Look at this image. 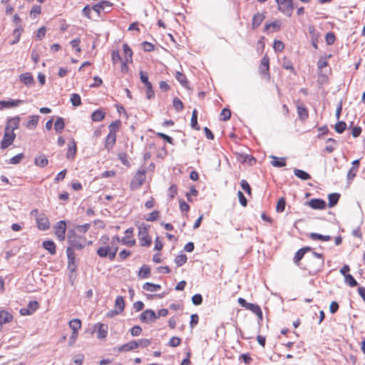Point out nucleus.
Returning a JSON list of instances; mask_svg holds the SVG:
<instances>
[{"instance_id":"f257e3e1","label":"nucleus","mask_w":365,"mask_h":365,"mask_svg":"<svg viewBox=\"0 0 365 365\" xmlns=\"http://www.w3.org/2000/svg\"><path fill=\"white\" fill-rule=\"evenodd\" d=\"M100 242L102 245L97 250V255L101 257H108L110 259H113L118 250L120 238L115 236L110 239L108 236L104 235L101 237Z\"/></svg>"},{"instance_id":"f03ea898","label":"nucleus","mask_w":365,"mask_h":365,"mask_svg":"<svg viewBox=\"0 0 365 365\" xmlns=\"http://www.w3.org/2000/svg\"><path fill=\"white\" fill-rule=\"evenodd\" d=\"M90 227L89 223L76 225L73 231H71L68 236L69 242L77 248L83 247L86 244V239L85 237H78L76 234H85L90 229Z\"/></svg>"},{"instance_id":"7ed1b4c3","label":"nucleus","mask_w":365,"mask_h":365,"mask_svg":"<svg viewBox=\"0 0 365 365\" xmlns=\"http://www.w3.org/2000/svg\"><path fill=\"white\" fill-rule=\"evenodd\" d=\"M68 325L70 329L72 330L71 335L68 340V346H72L78 339V331L81 329L82 323L81 319H73L69 322Z\"/></svg>"},{"instance_id":"20e7f679","label":"nucleus","mask_w":365,"mask_h":365,"mask_svg":"<svg viewBox=\"0 0 365 365\" xmlns=\"http://www.w3.org/2000/svg\"><path fill=\"white\" fill-rule=\"evenodd\" d=\"M277 9L284 15L290 17L294 11L293 0H275Z\"/></svg>"},{"instance_id":"39448f33","label":"nucleus","mask_w":365,"mask_h":365,"mask_svg":"<svg viewBox=\"0 0 365 365\" xmlns=\"http://www.w3.org/2000/svg\"><path fill=\"white\" fill-rule=\"evenodd\" d=\"M146 179V172L145 170H138L133 179L130 182V187L132 190H137L140 188L143 183L145 182Z\"/></svg>"},{"instance_id":"423d86ee","label":"nucleus","mask_w":365,"mask_h":365,"mask_svg":"<svg viewBox=\"0 0 365 365\" xmlns=\"http://www.w3.org/2000/svg\"><path fill=\"white\" fill-rule=\"evenodd\" d=\"M259 73L266 81H269L270 79L269 58L267 54H265L261 59L259 66Z\"/></svg>"},{"instance_id":"0eeeda50","label":"nucleus","mask_w":365,"mask_h":365,"mask_svg":"<svg viewBox=\"0 0 365 365\" xmlns=\"http://www.w3.org/2000/svg\"><path fill=\"white\" fill-rule=\"evenodd\" d=\"M237 302L242 307L255 314L260 319H262V312L258 304L247 302L242 297L238 298Z\"/></svg>"},{"instance_id":"6e6552de","label":"nucleus","mask_w":365,"mask_h":365,"mask_svg":"<svg viewBox=\"0 0 365 365\" xmlns=\"http://www.w3.org/2000/svg\"><path fill=\"white\" fill-rule=\"evenodd\" d=\"M140 245L142 247H149L152 243V239L148 235L146 227H140L138 233Z\"/></svg>"},{"instance_id":"1a4fd4ad","label":"nucleus","mask_w":365,"mask_h":365,"mask_svg":"<svg viewBox=\"0 0 365 365\" xmlns=\"http://www.w3.org/2000/svg\"><path fill=\"white\" fill-rule=\"evenodd\" d=\"M16 134L12 130H8V128H5V132L3 136V139L1 141V148L6 149L10 146L14 141Z\"/></svg>"},{"instance_id":"9d476101","label":"nucleus","mask_w":365,"mask_h":365,"mask_svg":"<svg viewBox=\"0 0 365 365\" xmlns=\"http://www.w3.org/2000/svg\"><path fill=\"white\" fill-rule=\"evenodd\" d=\"M66 224L63 220L57 222L54 227V232L60 241H63L66 237Z\"/></svg>"},{"instance_id":"9b49d317","label":"nucleus","mask_w":365,"mask_h":365,"mask_svg":"<svg viewBox=\"0 0 365 365\" xmlns=\"http://www.w3.org/2000/svg\"><path fill=\"white\" fill-rule=\"evenodd\" d=\"M124 234V237L121 239L122 243L128 247L135 246L136 242L133 237V228L130 227L127 229Z\"/></svg>"},{"instance_id":"f8f14e48","label":"nucleus","mask_w":365,"mask_h":365,"mask_svg":"<svg viewBox=\"0 0 365 365\" xmlns=\"http://www.w3.org/2000/svg\"><path fill=\"white\" fill-rule=\"evenodd\" d=\"M297 111L300 120L305 121L309 118V110L307 107L300 103L299 101H296Z\"/></svg>"},{"instance_id":"ddd939ff","label":"nucleus","mask_w":365,"mask_h":365,"mask_svg":"<svg viewBox=\"0 0 365 365\" xmlns=\"http://www.w3.org/2000/svg\"><path fill=\"white\" fill-rule=\"evenodd\" d=\"M23 103L22 100L0 101V110L6 108H11L19 106Z\"/></svg>"},{"instance_id":"4468645a","label":"nucleus","mask_w":365,"mask_h":365,"mask_svg":"<svg viewBox=\"0 0 365 365\" xmlns=\"http://www.w3.org/2000/svg\"><path fill=\"white\" fill-rule=\"evenodd\" d=\"M157 319V316L154 311L151 309H146L140 314V319L143 322H153Z\"/></svg>"},{"instance_id":"2eb2a0df","label":"nucleus","mask_w":365,"mask_h":365,"mask_svg":"<svg viewBox=\"0 0 365 365\" xmlns=\"http://www.w3.org/2000/svg\"><path fill=\"white\" fill-rule=\"evenodd\" d=\"M37 227L41 230H46L50 227V222L48 217L42 214L36 218Z\"/></svg>"},{"instance_id":"dca6fc26","label":"nucleus","mask_w":365,"mask_h":365,"mask_svg":"<svg viewBox=\"0 0 365 365\" xmlns=\"http://www.w3.org/2000/svg\"><path fill=\"white\" fill-rule=\"evenodd\" d=\"M308 205L310 207L314 210H324L327 206V203L324 200L318 198L310 200L308 202Z\"/></svg>"},{"instance_id":"f3484780","label":"nucleus","mask_w":365,"mask_h":365,"mask_svg":"<svg viewBox=\"0 0 365 365\" xmlns=\"http://www.w3.org/2000/svg\"><path fill=\"white\" fill-rule=\"evenodd\" d=\"M14 319L13 315L4 309L0 310V331L2 329V326L4 324L9 323L12 322Z\"/></svg>"},{"instance_id":"a211bd4d","label":"nucleus","mask_w":365,"mask_h":365,"mask_svg":"<svg viewBox=\"0 0 365 365\" xmlns=\"http://www.w3.org/2000/svg\"><path fill=\"white\" fill-rule=\"evenodd\" d=\"M311 250H312V248L310 247H304L299 249L294 255V257L293 258L294 262L297 265H299L300 261L304 257V255L307 252H310Z\"/></svg>"},{"instance_id":"6ab92c4d","label":"nucleus","mask_w":365,"mask_h":365,"mask_svg":"<svg viewBox=\"0 0 365 365\" xmlns=\"http://www.w3.org/2000/svg\"><path fill=\"white\" fill-rule=\"evenodd\" d=\"M20 120L19 116L9 118L5 128H8V130L14 132L15 130L19 128Z\"/></svg>"},{"instance_id":"aec40b11","label":"nucleus","mask_w":365,"mask_h":365,"mask_svg":"<svg viewBox=\"0 0 365 365\" xmlns=\"http://www.w3.org/2000/svg\"><path fill=\"white\" fill-rule=\"evenodd\" d=\"M77 151V145L74 139H71L68 144L66 157L69 160H73Z\"/></svg>"},{"instance_id":"412c9836","label":"nucleus","mask_w":365,"mask_h":365,"mask_svg":"<svg viewBox=\"0 0 365 365\" xmlns=\"http://www.w3.org/2000/svg\"><path fill=\"white\" fill-rule=\"evenodd\" d=\"M20 81L27 86L34 84V78L31 73L26 72L19 76Z\"/></svg>"},{"instance_id":"4be33fe9","label":"nucleus","mask_w":365,"mask_h":365,"mask_svg":"<svg viewBox=\"0 0 365 365\" xmlns=\"http://www.w3.org/2000/svg\"><path fill=\"white\" fill-rule=\"evenodd\" d=\"M138 348L137 341L135 340L130 341L124 344L118 348L119 352H128Z\"/></svg>"},{"instance_id":"5701e85b","label":"nucleus","mask_w":365,"mask_h":365,"mask_svg":"<svg viewBox=\"0 0 365 365\" xmlns=\"http://www.w3.org/2000/svg\"><path fill=\"white\" fill-rule=\"evenodd\" d=\"M116 142V135L108 133L105 140V148L109 152L110 151Z\"/></svg>"},{"instance_id":"b1692460","label":"nucleus","mask_w":365,"mask_h":365,"mask_svg":"<svg viewBox=\"0 0 365 365\" xmlns=\"http://www.w3.org/2000/svg\"><path fill=\"white\" fill-rule=\"evenodd\" d=\"M96 327H97V336L98 339H105L108 334V326L102 323H98Z\"/></svg>"},{"instance_id":"393cba45","label":"nucleus","mask_w":365,"mask_h":365,"mask_svg":"<svg viewBox=\"0 0 365 365\" xmlns=\"http://www.w3.org/2000/svg\"><path fill=\"white\" fill-rule=\"evenodd\" d=\"M42 247L46 250L51 255L56 253V246L52 240H45L42 243Z\"/></svg>"},{"instance_id":"a878e982","label":"nucleus","mask_w":365,"mask_h":365,"mask_svg":"<svg viewBox=\"0 0 365 365\" xmlns=\"http://www.w3.org/2000/svg\"><path fill=\"white\" fill-rule=\"evenodd\" d=\"M23 32H24L23 26H19V28L16 27L12 32V36L14 37V39L12 41H11L10 43L11 45H14V44L17 43L19 41Z\"/></svg>"},{"instance_id":"bb28decb","label":"nucleus","mask_w":365,"mask_h":365,"mask_svg":"<svg viewBox=\"0 0 365 365\" xmlns=\"http://www.w3.org/2000/svg\"><path fill=\"white\" fill-rule=\"evenodd\" d=\"M265 16L262 14L257 13L254 15L252 21V27L253 29H257L264 21Z\"/></svg>"},{"instance_id":"cd10ccee","label":"nucleus","mask_w":365,"mask_h":365,"mask_svg":"<svg viewBox=\"0 0 365 365\" xmlns=\"http://www.w3.org/2000/svg\"><path fill=\"white\" fill-rule=\"evenodd\" d=\"M112 4L108 1H102L101 2L95 4L93 6V10L95 11L98 14H101L102 11H103L106 7H110Z\"/></svg>"},{"instance_id":"c85d7f7f","label":"nucleus","mask_w":365,"mask_h":365,"mask_svg":"<svg viewBox=\"0 0 365 365\" xmlns=\"http://www.w3.org/2000/svg\"><path fill=\"white\" fill-rule=\"evenodd\" d=\"M271 164L272 166L276 168H282L286 165V158H278L276 156H272Z\"/></svg>"},{"instance_id":"c756f323","label":"nucleus","mask_w":365,"mask_h":365,"mask_svg":"<svg viewBox=\"0 0 365 365\" xmlns=\"http://www.w3.org/2000/svg\"><path fill=\"white\" fill-rule=\"evenodd\" d=\"M309 237L312 240H319L322 242H327L331 240V236L329 235H322L315 232L310 233Z\"/></svg>"},{"instance_id":"7c9ffc66","label":"nucleus","mask_w":365,"mask_h":365,"mask_svg":"<svg viewBox=\"0 0 365 365\" xmlns=\"http://www.w3.org/2000/svg\"><path fill=\"white\" fill-rule=\"evenodd\" d=\"M125 309V301L122 296H118L115 301V309L121 313Z\"/></svg>"},{"instance_id":"2f4dec72","label":"nucleus","mask_w":365,"mask_h":365,"mask_svg":"<svg viewBox=\"0 0 365 365\" xmlns=\"http://www.w3.org/2000/svg\"><path fill=\"white\" fill-rule=\"evenodd\" d=\"M106 113L103 110L98 109L95 110L91 115V119L95 122H100L105 118Z\"/></svg>"},{"instance_id":"473e14b6","label":"nucleus","mask_w":365,"mask_h":365,"mask_svg":"<svg viewBox=\"0 0 365 365\" xmlns=\"http://www.w3.org/2000/svg\"><path fill=\"white\" fill-rule=\"evenodd\" d=\"M175 78L183 87H188L189 82L184 73L177 71L175 73Z\"/></svg>"},{"instance_id":"72a5a7b5","label":"nucleus","mask_w":365,"mask_h":365,"mask_svg":"<svg viewBox=\"0 0 365 365\" xmlns=\"http://www.w3.org/2000/svg\"><path fill=\"white\" fill-rule=\"evenodd\" d=\"M123 49L124 53V60L126 61H133V51L127 43L123 45Z\"/></svg>"},{"instance_id":"f704fd0d","label":"nucleus","mask_w":365,"mask_h":365,"mask_svg":"<svg viewBox=\"0 0 365 365\" xmlns=\"http://www.w3.org/2000/svg\"><path fill=\"white\" fill-rule=\"evenodd\" d=\"M160 213L158 210H154L151 212L150 213L146 215L144 217V219L147 222H154L160 219Z\"/></svg>"},{"instance_id":"c9c22d12","label":"nucleus","mask_w":365,"mask_h":365,"mask_svg":"<svg viewBox=\"0 0 365 365\" xmlns=\"http://www.w3.org/2000/svg\"><path fill=\"white\" fill-rule=\"evenodd\" d=\"M143 289L144 290L148 291V292H156L161 289V286L160 284H156L150 282H145L143 285Z\"/></svg>"},{"instance_id":"e433bc0d","label":"nucleus","mask_w":365,"mask_h":365,"mask_svg":"<svg viewBox=\"0 0 365 365\" xmlns=\"http://www.w3.org/2000/svg\"><path fill=\"white\" fill-rule=\"evenodd\" d=\"M38 115H31L29 120L26 123V127L28 129H34L38 124Z\"/></svg>"},{"instance_id":"4c0bfd02","label":"nucleus","mask_w":365,"mask_h":365,"mask_svg":"<svg viewBox=\"0 0 365 365\" xmlns=\"http://www.w3.org/2000/svg\"><path fill=\"white\" fill-rule=\"evenodd\" d=\"M340 195L339 193H331L328 196L329 207H332L336 205L339 200Z\"/></svg>"},{"instance_id":"58836bf2","label":"nucleus","mask_w":365,"mask_h":365,"mask_svg":"<svg viewBox=\"0 0 365 365\" xmlns=\"http://www.w3.org/2000/svg\"><path fill=\"white\" fill-rule=\"evenodd\" d=\"M150 274V268L148 265H143L140 267L138 272V277L141 279H145L149 277Z\"/></svg>"},{"instance_id":"ea45409f","label":"nucleus","mask_w":365,"mask_h":365,"mask_svg":"<svg viewBox=\"0 0 365 365\" xmlns=\"http://www.w3.org/2000/svg\"><path fill=\"white\" fill-rule=\"evenodd\" d=\"M34 163L36 165L43 168L48 165V161L45 155H41L35 158Z\"/></svg>"},{"instance_id":"a19ab883","label":"nucleus","mask_w":365,"mask_h":365,"mask_svg":"<svg viewBox=\"0 0 365 365\" xmlns=\"http://www.w3.org/2000/svg\"><path fill=\"white\" fill-rule=\"evenodd\" d=\"M64 128L65 123L63 119L61 117L57 118L54 123V128L56 131L58 133H61L62 130L64 129Z\"/></svg>"},{"instance_id":"79ce46f5","label":"nucleus","mask_w":365,"mask_h":365,"mask_svg":"<svg viewBox=\"0 0 365 365\" xmlns=\"http://www.w3.org/2000/svg\"><path fill=\"white\" fill-rule=\"evenodd\" d=\"M294 173L297 178L302 180H307L311 178L310 175L304 170L299 169H294Z\"/></svg>"},{"instance_id":"37998d69","label":"nucleus","mask_w":365,"mask_h":365,"mask_svg":"<svg viewBox=\"0 0 365 365\" xmlns=\"http://www.w3.org/2000/svg\"><path fill=\"white\" fill-rule=\"evenodd\" d=\"M282 67L286 70H289L292 73H295L292 61L287 57L282 58Z\"/></svg>"},{"instance_id":"c03bdc74","label":"nucleus","mask_w":365,"mask_h":365,"mask_svg":"<svg viewBox=\"0 0 365 365\" xmlns=\"http://www.w3.org/2000/svg\"><path fill=\"white\" fill-rule=\"evenodd\" d=\"M120 126V120H115V121L112 122L108 126V128H109L108 133L116 135V133L119 130Z\"/></svg>"},{"instance_id":"a18cd8bd","label":"nucleus","mask_w":365,"mask_h":365,"mask_svg":"<svg viewBox=\"0 0 365 365\" xmlns=\"http://www.w3.org/2000/svg\"><path fill=\"white\" fill-rule=\"evenodd\" d=\"M281 28V22L278 20L265 25V30L272 29L273 31H279Z\"/></svg>"},{"instance_id":"49530a36","label":"nucleus","mask_w":365,"mask_h":365,"mask_svg":"<svg viewBox=\"0 0 365 365\" xmlns=\"http://www.w3.org/2000/svg\"><path fill=\"white\" fill-rule=\"evenodd\" d=\"M118 159L120 160L123 165H124L126 167H130V164L128 160V155L126 153L122 152L119 153L118 155Z\"/></svg>"},{"instance_id":"de8ad7c7","label":"nucleus","mask_w":365,"mask_h":365,"mask_svg":"<svg viewBox=\"0 0 365 365\" xmlns=\"http://www.w3.org/2000/svg\"><path fill=\"white\" fill-rule=\"evenodd\" d=\"M41 13V7L39 5H34L30 11V16L32 19H36Z\"/></svg>"},{"instance_id":"09e8293b","label":"nucleus","mask_w":365,"mask_h":365,"mask_svg":"<svg viewBox=\"0 0 365 365\" xmlns=\"http://www.w3.org/2000/svg\"><path fill=\"white\" fill-rule=\"evenodd\" d=\"M191 125L193 128L196 130H200V127L197 125V111L196 109H194L192 113L191 117Z\"/></svg>"},{"instance_id":"8fccbe9b","label":"nucleus","mask_w":365,"mask_h":365,"mask_svg":"<svg viewBox=\"0 0 365 365\" xmlns=\"http://www.w3.org/2000/svg\"><path fill=\"white\" fill-rule=\"evenodd\" d=\"M308 29H309V34L310 36L311 40L312 39H315V40L319 39L320 34L317 31V29H315V27L314 26H309Z\"/></svg>"},{"instance_id":"3c124183","label":"nucleus","mask_w":365,"mask_h":365,"mask_svg":"<svg viewBox=\"0 0 365 365\" xmlns=\"http://www.w3.org/2000/svg\"><path fill=\"white\" fill-rule=\"evenodd\" d=\"M71 102L73 106H79L81 105V96L77 93H73L71 96Z\"/></svg>"},{"instance_id":"603ef678","label":"nucleus","mask_w":365,"mask_h":365,"mask_svg":"<svg viewBox=\"0 0 365 365\" xmlns=\"http://www.w3.org/2000/svg\"><path fill=\"white\" fill-rule=\"evenodd\" d=\"M286 205V201L284 197H281L278 200L277 206H276V210L277 212H282L285 209Z\"/></svg>"},{"instance_id":"864d4df0","label":"nucleus","mask_w":365,"mask_h":365,"mask_svg":"<svg viewBox=\"0 0 365 365\" xmlns=\"http://www.w3.org/2000/svg\"><path fill=\"white\" fill-rule=\"evenodd\" d=\"M231 117V111L228 108H223L220 113V119L224 121L228 120Z\"/></svg>"},{"instance_id":"5fc2aeb1","label":"nucleus","mask_w":365,"mask_h":365,"mask_svg":"<svg viewBox=\"0 0 365 365\" xmlns=\"http://www.w3.org/2000/svg\"><path fill=\"white\" fill-rule=\"evenodd\" d=\"M187 257L185 255H180L175 258V262L178 267H180L184 264L187 262Z\"/></svg>"},{"instance_id":"6e6d98bb","label":"nucleus","mask_w":365,"mask_h":365,"mask_svg":"<svg viewBox=\"0 0 365 365\" xmlns=\"http://www.w3.org/2000/svg\"><path fill=\"white\" fill-rule=\"evenodd\" d=\"M334 128L338 133H342L346 128V124L344 121H339L336 123Z\"/></svg>"},{"instance_id":"4d7b16f0","label":"nucleus","mask_w":365,"mask_h":365,"mask_svg":"<svg viewBox=\"0 0 365 365\" xmlns=\"http://www.w3.org/2000/svg\"><path fill=\"white\" fill-rule=\"evenodd\" d=\"M344 281L347 284H349L351 287H356L357 285V282L351 274L346 275V277H344Z\"/></svg>"},{"instance_id":"13d9d810","label":"nucleus","mask_w":365,"mask_h":365,"mask_svg":"<svg viewBox=\"0 0 365 365\" xmlns=\"http://www.w3.org/2000/svg\"><path fill=\"white\" fill-rule=\"evenodd\" d=\"M325 41L328 45L334 44L336 41L335 34L333 32L327 33L325 36Z\"/></svg>"},{"instance_id":"bf43d9fd","label":"nucleus","mask_w":365,"mask_h":365,"mask_svg":"<svg viewBox=\"0 0 365 365\" xmlns=\"http://www.w3.org/2000/svg\"><path fill=\"white\" fill-rule=\"evenodd\" d=\"M273 48L275 51L282 52L284 48V45L282 41L274 40Z\"/></svg>"},{"instance_id":"052dcab7","label":"nucleus","mask_w":365,"mask_h":365,"mask_svg":"<svg viewBox=\"0 0 365 365\" xmlns=\"http://www.w3.org/2000/svg\"><path fill=\"white\" fill-rule=\"evenodd\" d=\"M173 104L177 111H180L183 109V103L178 98H175L173 99Z\"/></svg>"},{"instance_id":"680f3d73","label":"nucleus","mask_w":365,"mask_h":365,"mask_svg":"<svg viewBox=\"0 0 365 365\" xmlns=\"http://www.w3.org/2000/svg\"><path fill=\"white\" fill-rule=\"evenodd\" d=\"M136 341L138 344V348L140 346L143 348H146L149 346L151 344V340L148 339H140Z\"/></svg>"},{"instance_id":"e2e57ef3","label":"nucleus","mask_w":365,"mask_h":365,"mask_svg":"<svg viewBox=\"0 0 365 365\" xmlns=\"http://www.w3.org/2000/svg\"><path fill=\"white\" fill-rule=\"evenodd\" d=\"M240 185L242 188L247 193V195H252V189L250 186L249 183L245 180H242L240 182Z\"/></svg>"},{"instance_id":"0e129e2a","label":"nucleus","mask_w":365,"mask_h":365,"mask_svg":"<svg viewBox=\"0 0 365 365\" xmlns=\"http://www.w3.org/2000/svg\"><path fill=\"white\" fill-rule=\"evenodd\" d=\"M181 343V339L178 336H173L169 340L168 344L172 347H176L179 346Z\"/></svg>"},{"instance_id":"69168bd1","label":"nucleus","mask_w":365,"mask_h":365,"mask_svg":"<svg viewBox=\"0 0 365 365\" xmlns=\"http://www.w3.org/2000/svg\"><path fill=\"white\" fill-rule=\"evenodd\" d=\"M146 88V96L148 99H151L155 96V92L153 89L152 83L145 86Z\"/></svg>"},{"instance_id":"338daca9","label":"nucleus","mask_w":365,"mask_h":365,"mask_svg":"<svg viewBox=\"0 0 365 365\" xmlns=\"http://www.w3.org/2000/svg\"><path fill=\"white\" fill-rule=\"evenodd\" d=\"M81 43V39L79 38H74L71 41V46L75 48L77 53H80L81 51V48L79 46Z\"/></svg>"},{"instance_id":"774afa93","label":"nucleus","mask_w":365,"mask_h":365,"mask_svg":"<svg viewBox=\"0 0 365 365\" xmlns=\"http://www.w3.org/2000/svg\"><path fill=\"white\" fill-rule=\"evenodd\" d=\"M27 307L29 309H30L31 314H33L35 311H36L38 309L39 304L38 302L36 301H31L29 302Z\"/></svg>"}]
</instances>
